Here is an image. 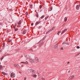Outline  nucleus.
<instances>
[{
	"mask_svg": "<svg viewBox=\"0 0 80 80\" xmlns=\"http://www.w3.org/2000/svg\"><path fill=\"white\" fill-rule=\"evenodd\" d=\"M67 29H65L64 30L62 31V32L61 33V34H62L63 33H65V32H66V31H67Z\"/></svg>",
	"mask_w": 80,
	"mask_h": 80,
	"instance_id": "10",
	"label": "nucleus"
},
{
	"mask_svg": "<svg viewBox=\"0 0 80 80\" xmlns=\"http://www.w3.org/2000/svg\"><path fill=\"white\" fill-rule=\"evenodd\" d=\"M29 60L30 61V62H31V63H33L34 62H35L32 59H29Z\"/></svg>",
	"mask_w": 80,
	"mask_h": 80,
	"instance_id": "6",
	"label": "nucleus"
},
{
	"mask_svg": "<svg viewBox=\"0 0 80 80\" xmlns=\"http://www.w3.org/2000/svg\"><path fill=\"white\" fill-rule=\"evenodd\" d=\"M10 76L12 78H14L15 77V74L13 72H12L10 74Z\"/></svg>",
	"mask_w": 80,
	"mask_h": 80,
	"instance_id": "1",
	"label": "nucleus"
},
{
	"mask_svg": "<svg viewBox=\"0 0 80 80\" xmlns=\"http://www.w3.org/2000/svg\"><path fill=\"white\" fill-rule=\"evenodd\" d=\"M27 15H28V13H27V14H26V16H27Z\"/></svg>",
	"mask_w": 80,
	"mask_h": 80,
	"instance_id": "42",
	"label": "nucleus"
},
{
	"mask_svg": "<svg viewBox=\"0 0 80 80\" xmlns=\"http://www.w3.org/2000/svg\"><path fill=\"white\" fill-rule=\"evenodd\" d=\"M15 32H16V31H17V30H18L17 28H15Z\"/></svg>",
	"mask_w": 80,
	"mask_h": 80,
	"instance_id": "26",
	"label": "nucleus"
},
{
	"mask_svg": "<svg viewBox=\"0 0 80 80\" xmlns=\"http://www.w3.org/2000/svg\"><path fill=\"white\" fill-rule=\"evenodd\" d=\"M32 77H33L34 78H36L37 76L36 74H32Z\"/></svg>",
	"mask_w": 80,
	"mask_h": 80,
	"instance_id": "11",
	"label": "nucleus"
},
{
	"mask_svg": "<svg viewBox=\"0 0 80 80\" xmlns=\"http://www.w3.org/2000/svg\"><path fill=\"white\" fill-rule=\"evenodd\" d=\"M21 67H23V65H22L21 66Z\"/></svg>",
	"mask_w": 80,
	"mask_h": 80,
	"instance_id": "41",
	"label": "nucleus"
},
{
	"mask_svg": "<svg viewBox=\"0 0 80 80\" xmlns=\"http://www.w3.org/2000/svg\"><path fill=\"white\" fill-rule=\"evenodd\" d=\"M67 45H69V43H66Z\"/></svg>",
	"mask_w": 80,
	"mask_h": 80,
	"instance_id": "38",
	"label": "nucleus"
},
{
	"mask_svg": "<svg viewBox=\"0 0 80 80\" xmlns=\"http://www.w3.org/2000/svg\"><path fill=\"white\" fill-rule=\"evenodd\" d=\"M26 79H27V78H24V80H26Z\"/></svg>",
	"mask_w": 80,
	"mask_h": 80,
	"instance_id": "33",
	"label": "nucleus"
},
{
	"mask_svg": "<svg viewBox=\"0 0 80 80\" xmlns=\"http://www.w3.org/2000/svg\"><path fill=\"white\" fill-rule=\"evenodd\" d=\"M47 17H46L45 18V19L47 20Z\"/></svg>",
	"mask_w": 80,
	"mask_h": 80,
	"instance_id": "39",
	"label": "nucleus"
},
{
	"mask_svg": "<svg viewBox=\"0 0 80 80\" xmlns=\"http://www.w3.org/2000/svg\"><path fill=\"white\" fill-rule=\"evenodd\" d=\"M44 17H45V15L42 16L41 17V18H44Z\"/></svg>",
	"mask_w": 80,
	"mask_h": 80,
	"instance_id": "20",
	"label": "nucleus"
},
{
	"mask_svg": "<svg viewBox=\"0 0 80 80\" xmlns=\"http://www.w3.org/2000/svg\"><path fill=\"white\" fill-rule=\"evenodd\" d=\"M21 63H23L24 64H26V65H28V62L27 61L25 62H22Z\"/></svg>",
	"mask_w": 80,
	"mask_h": 80,
	"instance_id": "5",
	"label": "nucleus"
},
{
	"mask_svg": "<svg viewBox=\"0 0 80 80\" xmlns=\"http://www.w3.org/2000/svg\"><path fill=\"white\" fill-rule=\"evenodd\" d=\"M69 63H70V62H68V63H67V64H69Z\"/></svg>",
	"mask_w": 80,
	"mask_h": 80,
	"instance_id": "36",
	"label": "nucleus"
},
{
	"mask_svg": "<svg viewBox=\"0 0 80 80\" xmlns=\"http://www.w3.org/2000/svg\"><path fill=\"white\" fill-rule=\"evenodd\" d=\"M26 33L27 32L26 31H25V30H24L23 31V34H25V33Z\"/></svg>",
	"mask_w": 80,
	"mask_h": 80,
	"instance_id": "14",
	"label": "nucleus"
},
{
	"mask_svg": "<svg viewBox=\"0 0 80 80\" xmlns=\"http://www.w3.org/2000/svg\"><path fill=\"white\" fill-rule=\"evenodd\" d=\"M19 73H22V72H21V71H19Z\"/></svg>",
	"mask_w": 80,
	"mask_h": 80,
	"instance_id": "31",
	"label": "nucleus"
},
{
	"mask_svg": "<svg viewBox=\"0 0 80 80\" xmlns=\"http://www.w3.org/2000/svg\"><path fill=\"white\" fill-rule=\"evenodd\" d=\"M16 67L18 68H20V66L18 65H17L16 66Z\"/></svg>",
	"mask_w": 80,
	"mask_h": 80,
	"instance_id": "17",
	"label": "nucleus"
},
{
	"mask_svg": "<svg viewBox=\"0 0 80 80\" xmlns=\"http://www.w3.org/2000/svg\"><path fill=\"white\" fill-rule=\"evenodd\" d=\"M52 7H51V8H50V11H51V10H52Z\"/></svg>",
	"mask_w": 80,
	"mask_h": 80,
	"instance_id": "21",
	"label": "nucleus"
},
{
	"mask_svg": "<svg viewBox=\"0 0 80 80\" xmlns=\"http://www.w3.org/2000/svg\"><path fill=\"white\" fill-rule=\"evenodd\" d=\"M34 60H35V62L36 63H37V62H38V58L37 57H35L34 58Z\"/></svg>",
	"mask_w": 80,
	"mask_h": 80,
	"instance_id": "3",
	"label": "nucleus"
},
{
	"mask_svg": "<svg viewBox=\"0 0 80 80\" xmlns=\"http://www.w3.org/2000/svg\"><path fill=\"white\" fill-rule=\"evenodd\" d=\"M13 28H15V27H13Z\"/></svg>",
	"mask_w": 80,
	"mask_h": 80,
	"instance_id": "43",
	"label": "nucleus"
},
{
	"mask_svg": "<svg viewBox=\"0 0 80 80\" xmlns=\"http://www.w3.org/2000/svg\"><path fill=\"white\" fill-rule=\"evenodd\" d=\"M65 42H63V43H62V45H64V44H65Z\"/></svg>",
	"mask_w": 80,
	"mask_h": 80,
	"instance_id": "28",
	"label": "nucleus"
},
{
	"mask_svg": "<svg viewBox=\"0 0 80 80\" xmlns=\"http://www.w3.org/2000/svg\"><path fill=\"white\" fill-rule=\"evenodd\" d=\"M42 80H45V79L44 78H42Z\"/></svg>",
	"mask_w": 80,
	"mask_h": 80,
	"instance_id": "29",
	"label": "nucleus"
},
{
	"mask_svg": "<svg viewBox=\"0 0 80 80\" xmlns=\"http://www.w3.org/2000/svg\"><path fill=\"white\" fill-rule=\"evenodd\" d=\"M61 50H63V48H61Z\"/></svg>",
	"mask_w": 80,
	"mask_h": 80,
	"instance_id": "30",
	"label": "nucleus"
},
{
	"mask_svg": "<svg viewBox=\"0 0 80 80\" xmlns=\"http://www.w3.org/2000/svg\"><path fill=\"white\" fill-rule=\"evenodd\" d=\"M33 23H32L31 24V25H32V26H33Z\"/></svg>",
	"mask_w": 80,
	"mask_h": 80,
	"instance_id": "34",
	"label": "nucleus"
},
{
	"mask_svg": "<svg viewBox=\"0 0 80 80\" xmlns=\"http://www.w3.org/2000/svg\"><path fill=\"white\" fill-rule=\"evenodd\" d=\"M67 17H65V18H64V21L65 22H67Z\"/></svg>",
	"mask_w": 80,
	"mask_h": 80,
	"instance_id": "16",
	"label": "nucleus"
},
{
	"mask_svg": "<svg viewBox=\"0 0 80 80\" xmlns=\"http://www.w3.org/2000/svg\"><path fill=\"white\" fill-rule=\"evenodd\" d=\"M80 4L79 5H77L76 6V9L77 10H78V9H79V7H80Z\"/></svg>",
	"mask_w": 80,
	"mask_h": 80,
	"instance_id": "9",
	"label": "nucleus"
},
{
	"mask_svg": "<svg viewBox=\"0 0 80 80\" xmlns=\"http://www.w3.org/2000/svg\"><path fill=\"white\" fill-rule=\"evenodd\" d=\"M35 73H36V72L33 69L32 72V75H34V74H35Z\"/></svg>",
	"mask_w": 80,
	"mask_h": 80,
	"instance_id": "8",
	"label": "nucleus"
},
{
	"mask_svg": "<svg viewBox=\"0 0 80 80\" xmlns=\"http://www.w3.org/2000/svg\"><path fill=\"white\" fill-rule=\"evenodd\" d=\"M60 33H61V32L59 31L58 32V35H59V34Z\"/></svg>",
	"mask_w": 80,
	"mask_h": 80,
	"instance_id": "22",
	"label": "nucleus"
},
{
	"mask_svg": "<svg viewBox=\"0 0 80 80\" xmlns=\"http://www.w3.org/2000/svg\"><path fill=\"white\" fill-rule=\"evenodd\" d=\"M21 23H22V21H20L18 22V25H20Z\"/></svg>",
	"mask_w": 80,
	"mask_h": 80,
	"instance_id": "13",
	"label": "nucleus"
},
{
	"mask_svg": "<svg viewBox=\"0 0 80 80\" xmlns=\"http://www.w3.org/2000/svg\"><path fill=\"white\" fill-rule=\"evenodd\" d=\"M54 30V28H52L49 31V32H52V30Z\"/></svg>",
	"mask_w": 80,
	"mask_h": 80,
	"instance_id": "12",
	"label": "nucleus"
},
{
	"mask_svg": "<svg viewBox=\"0 0 80 80\" xmlns=\"http://www.w3.org/2000/svg\"><path fill=\"white\" fill-rule=\"evenodd\" d=\"M5 56H2V58L1 59V60H3V58H4V57H5Z\"/></svg>",
	"mask_w": 80,
	"mask_h": 80,
	"instance_id": "15",
	"label": "nucleus"
},
{
	"mask_svg": "<svg viewBox=\"0 0 80 80\" xmlns=\"http://www.w3.org/2000/svg\"><path fill=\"white\" fill-rule=\"evenodd\" d=\"M2 66H0V68H1V70H2Z\"/></svg>",
	"mask_w": 80,
	"mask_h": 80,
	"instance_id": "25",
	"label": "nucleus"
},
{
	"mask_svg": "<svg viewBox=\"0 0 80 80\" xmlns=\"http://www.w3.org/2000/svg\"><path fill=\"white\" fill-rule=\"evenodd\" d=\"M48 17H49L48 16H47L46 17V18H48Z\"/></svg>",
	"mask_w": 80,
	"mask_h": 80,
	"instance_id": "37",
	"label": "nucleus"
},
{
	"mask_svg": "<svg viewBox=\"0 0 80 80\" xmlns=\"http://www.w3.org/2000/svg\"><path fill=\"white\" fill-rule=\"evenodd\" d=\"M39 23H40V22H37L36 23V25H38V24H39Z\"/></svg>",
	"mask_w": 80,
	"mask_h": 80,
	"instance_id": "19",
	"label": "nucleus"
},
{
	"mask_svg": "<svg viewBox=\"0 0 80 80\" xmlns=\"http://www.w3.org/2000/svg\"><path fill=\"white\" fill-rule=\"evenodd\" d=\"M42 7V5H40V6L39 7V8H41Z\"/></svg>",
	"mask_w": 80,
	"mask_h": 80,
	"instance_id": "23",
	"label": "nucleus"
},
{
	"mask_svg": "<svg viewBox=\"0 0 80 80\" xmlns=\"http://www.w3.org/2000/svg\"><path fill=\"white\" fill-rule=\"evenodd\" d=\"M73 78H74V76L72 75L68 79V80H72Z\"/></svg>",
	"mask_w": 80,
	"mask_h": 80,
	"instance_id": "4",
	"label": "nucleus"
},
{
	"mask_svg": "<svg viewBox=\"0 0 80 80\" xmlns=\"http://www.w3.org/2000/svg\"><path fill=\"white\" fill-rule=\"evenodd\" d=\"M33 71V69H28V73H32V72Z\"/></svg>",
	"mask_w": 80,
	"mask_h": 80,
	"instance_id": "2",
	"label": "nucleus"
},
{
	"mask_svg": "<svg viewBox=\"0 0 80 80\" xmlns=\"http://www.w3.org/2000/svg\"><path fill=\"white\" fill-rule=\"evenodd\" d=\"M8 42H12V39H8Z\"/></svg>",
	"mask_w": 80,
	"mask_h": 80,
	"instance_id": "7",
	"label": "nucleus"
},
{
	"mask_svg": "<svg viewBox=\"0 0 80 80\" xmlns=\"http://www.w3.org/2000/svg\"><path fill=\"white\" fill-rule=\"evenodd\" d=\"M77 48H78V49L80 48V47H79V46H77Z\"/></svg>",
	"mask_w": 80,
	"mask_h": 80,
	"instance_id": "27",
	"label": "nucleus"
},
{
	"mask_svg": "<svg viewBox=\"0 0 80 80\" xmlns=\"http://www.w3.org/2000/svg\"><path fill=\"white\" fill-rule=\"evenodd\" d=\"M80 55V54L78 53L77 54V55Z\"/></svg>",
	"mask_w": 80,
	"mask_h": 80,
	"instance_id": "40",
	"label": "nucleus"
},
{
	"mask_svg": "<svg viewBox=\"0 0 80 80\" xmlns=\"http://www.w3.org/2000/svg\"><path fill=\"white\" fill-rule=\"evenodd\" d=\"M36 16L37 17H38V13L36 14Z\"/></svg>",
	"mask_w": 80,
	"mask_h": 80,
	"instance_id": "18",
	"label": "nucleus"
},
{
	"mask_svg": "<svg viewBox=\"0 0 80 80\" xmlns=\"http://www.w3.org/2000/svg\"><path fill=\"white\" fill-rule=\"evenodd\" d=\"M2 73L3 74V75H5V73L4 72H2Z\"/></svg>",
	"mask_w": 80,
	"mask_h": 80,
	"instance_id": "24",
	"label": "nucleus"
},
{
	"mask_svg": "<svg viewBox=\"0 0 80 80\" xmlns=\"http://www.w3.org/2000/svg\"><path fill=\"white\" fill-rule=\"evenodd\" d=\"M70 70H69V71H68V73H70Z\"/></svg>",
	"mask_w": 80,
	"mask_h": 80,
	"instance_id": "32",
	"label": "nucleus"
},
{
	"mask_svg": "<svg viewBox=\"0 0 80 80\" xmlns=\"http://www.w3.org/2000/svg\"><path fill=\"white\" fill-rule=\"evenodd\" d=\"M32 5H31L30 7H32Z\"/></svg>",
	"mask_w": 80,
	"mask_h": 80,
	"instance_id": "35",
	"label": "nucleus"
},
{
	"mask_svg": "<svg viewBox=\"0 0 80 80\" xmlns=\"http://www.w3.org/2000/svg\"><path fill=\"white\" fill-rule=\"evenodd\" d=\"M0 64H1V63L0 62Z\"/></svg>",
	"mask_w": 80,
	"mask_h": 80,
	"instance_id": "44",
	"label": "nucleus"
}]
</instances>
